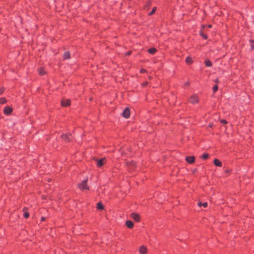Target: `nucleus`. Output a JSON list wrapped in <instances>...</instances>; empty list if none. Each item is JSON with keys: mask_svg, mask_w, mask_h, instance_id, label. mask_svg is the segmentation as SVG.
Here are the masks:
<instances>
[{"mask_svg": "<svg viewBox=\"0 0 254 254\" xmlns=\"http://www.w3.org/2000/svg\"><path fill=\"white\" fill-rule=\"evenodd\" d=\"M213 90L214 92H216L218 90V86L215 85L213 87Z\"/></svg>", "mask_w": 254, "mask_h": 254, "instance_id": "24", "label": "nucleus"}, {"mask_svg": "<svg viewBox=\"0 0 254 254\" xmlns=\"http://www.w3.org/2000/svg\"><path fill=\"white\" fill-rule=\"evenodd\" d=\"M205 64L206 66L211 67L212 66L211 62L208 60L205 61Z\"/></svg>", "mask_w": 254, "mask_h": 254, "instance_id": "16", "label": "nucleus"}, {"mask_svg": "<svg viewBox=\"0 0 254 254\" xmlns=\"http://www.w3.org/2000/svg\"><path fill=\"white\" fill-rule=\"evenodd\" d=\"M220 122H221V123L224 124H226V123H227L226 121L225 120H221L220 121Z\"/></svg>", "mask_w": 254, "mask_h": 254, "instance_id": "27", "label": "nucleus"}, {"mask_svg": "<svg viewBox=\"0 0 254 254\" xmlns=\"http://www.w3.org/2000/svg\"><path fill=\"white\" fill-rule=\"evenodd\" d=\"M214 164H215V165L218 167H221L222 165V163L217 159H214Z\"/></svg>", "mask_w": 254, "mask_h": 254, "instance_id": "12", "label": "nucleus"}, {"mask_svg": "<svg viewBox=\"0 0 254 254\" xmlns=\"http://www.w3.org/2000/svg\"><path fill=\"white\" fill-rule=\"evenodd\" d=\"M209 127H212V125H209Z\"/></svg>", "mask_w": 254, "mask_h": 254, "instance_id": "36", "label": "nucleus"}, {"mask_svg": "<svg viewBox=\"0 0 254 254\" xmlns=\"http://www.w3.org/2000/svg\"><path fill=\"white\" fill-rule=\"evenodd\" d=\"M198 205L199 206H201L202 205L204 207H206L207 206V202H204V203L199 202V203H198Z\"/></svg>", "mask_w": 254, "mask_h": 254, "instance_id": "20", "label": "nucleus"}, {"mask_svg": "<svg viewBox=\"0 0 254 254\" xmlns=\"http://www.w3.org/2000/svg\"><path fill=\"white\" fill-rule=\"evenodd\" d=\"M208 26L209 28H211V25H209Z\"/></svg>", "mask_w": 254, "mask_h": 254, "instance_id": "34", "label": "nucleus"}, {"mask_svg": "<svg viewBox=\"0 0 254 254\" xmlns=\"http://www.w3.org/2000/svg\"><path fill=\"white\" fill-rule=\"evenodd\" d=\"M146 71V70L145 69H140V72L141 73H144Z\"/></svg>", "mask_w": 254, "mask_h": 254, "instance_id": "28", "label": "nucleus"}, {"mask_svg": "<svg viewBox=\"0 0 254 254\" xmlns=\"http://www.w3.org/2000/svg\"><path fill=\"white\" fill-rule=\"evenodd\" d=\"M186 85H189V82H187V83H186Z\"/></svg>", "mask_w": 254, "mask_h": 254, "instance_id": "35", "label": "nucleus"}, {"mask_svg": "<svg viewBox=\"0 0 254 254\" xmlns=\"http://www.w3.org/2000/svg\"><path fill=\"white\" fill-rule=\"evenodd\" d=\"M70 104V101L69 99L63 100L62 101V106L64 107H67Z\"/></svg>", "mask_w": 254, "mask_h": 254, "instance_id": "8", "label": "nucleus"}, {"mask_svg": "<svg viewBox=\"0 0 254 254\" xmlns=\"http://www.w3.org/2000/svg\"><path fill=\"white\" fill-rule=\"evenodd\" d=\"M186 160L188 163L192 164L195 161V157L193 156H188L186 158Z\"/></svg>", "mask_w": 254, "mask_h": 254, "instance_id": "7", "label": "nucleus"}, {"mask_svg": "<svg viewBox=\"0 0 254 254\" xmlns=\"http://www.w3.org/2000/svg\"><path fill=\"white\" fill-rule=\"evenodd\" d=\"M64 60L68 59L70 58V53L69 52H65L63 55Z\"/></svg>", "mask_w": 254, "mask_h": 254, "instance_id": "13", "label": "nucleus"}, {"mask_svg": "<svg viewBox=\"0 0 254 254\" xmlns=\"http://www.w3.org/2000/svg\"><path fill=\"white\" fill-rule=\"evenodd\" d=\"M6 99L4 98H0V104H3L6 102Z\"/></svg>", "mask_w": 254, "mask_h": 254, "instance_id": "22", "label": "nucleus"}, {"mask_svg": "<svg viewBox=\"0 0 254 254\" xmlns=\"http://www.w3.org/2000/svg\"><path fill=\"white\" fill-rule=\"evenodd\" d=\"M130 163H131V165H132L134 166V165H135V162H133V161H132V162H131Z\"/></svg>", "mask_w": 254, "mask_h": 254, "instance_id": "30", "label": "nucleus"}, {"mask_svg": "<svg viewBox=\"0 0 254 254\" xmlns=\"http://www.w3.org/2000/svg\"><path fill=\"white\" fill-rule=\"evenodd\" d=\"M209 157V155L207 153H203L202 156H201V158H202L203 159H206L207 158H208V157Z\"/></svg>", "mask_w": 254, "mask_h": 254, "instance_id": "19", "label": "nucleus"}, {"mask_svg": "<svg viewBox=\"0 0 254 254\" xmlns=\"http://www.w3.org/2000/svg\"><path fill=\"white\" fill-rule=\"evenodd\" d=\"M186 62L187 64H190L192 63V59L190 57H188L186 59Z\"/></svg>", "mask_w": 254, "mask_h": 254, "instance_id": "14", "label": "nucleus"}, {"mask_svg": "<svg viewBox=\"0 0 254 254\" xmlns=\"http://www.w3.org/2000/svg\"><path fill=\"white\" fill-rule=\"evenodd\" d=\"M105 160V158H103L100 159V160H97V165L98 167H101L104 163V161Z\"/></svg>", "mask_w": 254, "mask_h": 254, "instance_id": "9", "label": "nucleus"}, {"mask_svg": "<svg viewBox=\"0 0 254 254\" xmlns=\"http://www.w3.org/2000/svg\"><path fill=\"white\" fill-rule=\"evenodd\" d=\"M87 179L83 180L80 184H78V187L81 190H88L89 187L87 185Z\"/></svg>", "mask_w": 254, "mask_h": 254, "instance_id": "1", "label": "nucleus"}, {"mask_svg": "<svg viewBox=\"0 0 254 254\" xmlns=\"http://www.w3.org/2000/svg\"><path fill=\"white\" fill-rule=\"evenodd\" d=\"M250 42L251 43H253L254 42V40H250Z\"/></svg>", "mask_w": 254, "mask_h": 254, "instance_id": "31", "label": "nucleus"}, {"mask_svg": "<svg viewBox=\"0 0 254 254\" xmlns=\"http://www.w3.org/2000/svg\"><path fill=\"white\" fill-rule=\"evenodd\" d=\"M189 101L192 104H195L198 102V98L196 95H193L190 98Z\"/></svg>", "mask_w": 254, "mask_h": 254, "instance_id": "3", "label": "nucleus"}, {"mask_svg": "<svg viewBox=\"0 0 254 254\" xmlns=\"http://www.w3.org/2000/svg\"><path fill=\"white\" fill-rule=\"evenodd\" d=\"M122 115L124 117L127 119L130 116V110L128 108H126L122 113Z\"/></svg>", "mask_w": 254, "mask_h": 254, "instance_id": "4", "label": "nucleus"}, {"mask_svg": "<svg viewBox=\"0 0 254 254\" xmlns=\"http://www.w3.org/2000/svg\"><path fill=\"white\" fill-rule=\"evenodd\" d=\"M12 112V109L9 106L6 107L3 110V112L4 113V114H5L6 115H9L11 114Z\"/></svg>", "mask_w": 254, "mask_h": 254, "instance_id": "6", "label": "nucleus"}, {"mask_svg": "<svg viewBox=\"0 0 254 254\" xmlns=\"http://www.w3.org/2000/svg\"><path fill=\"white\" fill-rule=\"evenodd\" d=\"M215 82H218V79H215Z\"/></svg>", "mask_w": 254, "mask_h": 254, "instance_id": "33", "label": "nucleus"}, {"mask_svg": "<svg viewBox=\"0 0 254 254\" xmlns=\"http://www.w3.org/2000/svg\"><path fill=\"white\" fill-rule=\"evenodd\" d=\"M126 224L127 226V228H128L129 229L132 228L133 226V223H132V221H131L130 220L127 221L126 222Z\"/></svg>", "mask_w": 254, "mask_h": 254, "instance_id": "11", "label": "nucleus"}, {"mask_svg": "<svg viewBox=\"0 0 254 254\" xmlns=\"http://www.w3.org/2000/svg\"><path fill=\"white\" fill-rule=\"evenodd\" d=\"M251 49L254 50V46L252 44H251Z\"/></svg>", "mask_w": 254, "mask_h": 254, "instance_id": "29", "label": "nucleus"}, {"mask_svg": "<svg viewBox=\"0 0 254 254\" xmlns=\"http://www.w3.org/2000/svg\"><path fill=\"white\" fill-rule=\"evenodd\" d=\"M139 252L141 254H145L147 252V249L144 246L140 247L139 249Z\"/></svg>", "mask_w": 254, "mask_h": 254, "instance_id": "10", "label": "nucleus"}, {"mask_svg": "<svg viewBox=\"0 0 254 254\" xmlns=\"http://www.w3.org/2000/svg\"><path fill=\"white\" fill-rule=\"evenodd\" d=\"M156 10V7H153V9H152V10L149 12V15H152L155 12Z\"/></svg>", "mask_w": 254, "mask_h": 254, "instance_id": "21", "label": "nucleus"}, {"mask_svg": "<svg viewBox=\"0 0 254 254\" xmlns=\"http://www.w3.org/2000/svg\"><path fill=\"white\" fill-rule=\"evenodd\" d=\"M97 208L99 210H102L104 208V206L101 202H98L97 204Z\"/></svg>", "mask_w": 254, "mask_h": 254, "instance_id": "17", "label": "nucleus"}, {"mask_svg": "<svg viewBox=\"0 0 254 254\" xmlns=\"http://www.w3.org/2000/svg\"><path fill=\"white\" fill-rule=\"evenodd\" d=\"M156 49H155V48H150L148 51V53L150 54H154L156 52Z\"/></svg>", "mask_w": 254, "mask_h": 254, "instance_id": "15", "label": "nucleus"}, {"mask_svg": "<svg viewBox=\"0 0 254 254\" xmlns=\"http://www.w3.org/2000/svg\"><path fill=\"white\" fill-rule=\"evenodd\" d=\"M148 3H149V4H150V1H149V2H148Z\"/></svg>", "mask_w": 254, "mask_h": 254, "instance_id": "38", "label": "nucleus"}, {"mask_svg": "<svg viewBox=\"0 0 254 254\" xmlns=\"http://www.w3.org/2000/svg\"><path fill=\"white\" fill-rule=\"evenodd\" d=\"M130 217L132 219L136 222H139L140 220V216L135 213H131L130 214Z\"/></svg>", "mask_w": 254, "mask_h": 254, "instance_id": "5", "label": "nucleus"}, {"mask_svg": "<svg viewBox=\"0 0 254 254\" xmlns=\"http://www.w3.org/2000/svg\"><path fill=\"white\" fill-rule=\"evenodd\" d=\"M62 138L65 141H70L72 138V135L70 133L63 134L62 135Z\"/></svg>", "mask_w": 254, "mask_h": 254, "instance_id": "2", "label": "nucleus"}, {"mask_svg": "<svg viewBox=\"0 0 254 254\" xmlns=\"http://www.w3.org/2000/svg\"><path fill=\"white\" fill-rule=\"evenodd\" d=\"M4 91V89L2 87L0 88V94H1Z\"/></svg>", "mask_w": 254, "mask_h": 254, "instance_id": "26", "label": "nucleus"}, {"mask_svg": "<svg viewBox=\"0 0 254 254\" xmlns=\"http://www.w3.org/2000/svg\"><path fill=\"white\" fill-rule=\"evenodd\" d=\"M24 218H27L29 216V214L28 212H25L23 214Z\"/></svg>", "mask_w": 254, "mask_h": 254, "instance_id": "25", "label": "nucleus"}, {"mask_svg": "<svg viewBox=\"0 0 254 254\" xmlns=\"http://www.w3.org/2000/svg\"><path fill=\"white\" fill-rule=\"evenodd\" d=\"M200 34L201 35V36L203 37V39H207V36L206 35L202 33L201 32H200Z\"/></svg>", "mask_w": 254, "mask_h": 254, "instance_id": "23", "label": "nucleus"}, {"mask_svg": "<svg viewBox=\"0 0 254 254\" xmlns=\"http://www.w3.org/2000/svg\"><path fill=\"white\" fill-rule=\"evenodd\" d=\"M130 54V52H127V54H126V55H129Z\"/></svg>", "mask_w": 254, "mask_h": 254, "instance_id": "32", "label": "nucleus"}, {"mask_svg": "<svg viewBox=\"0 0 254 254\" xmlns=\"http://www.w3.org/2000/svg\"><path fill=\"white\" fill-rule=\"evenodd\" d=\"M50 181H51V179H49L48 182H50Z\"/></svg>", "mask_w": 254, "mask_h": 254, "instance_id": "37", "label": "nucleus"}, {"mask_svg": "<svg viewBox=\"0 0 254 254\" xmlns=\"http://www.w3.org/2000/svg\"><path fill=\"white\" fill-rule=\"evenodd\" d=\"M38 73L40 75H42L45 73V71L43 68H40L38 70Z\"/></svg>", "mask_w": 254, "mask_h": 254, "instance_id": "18", "label": "nucleus"}]
</instances>
